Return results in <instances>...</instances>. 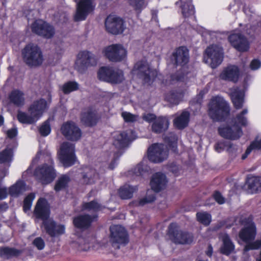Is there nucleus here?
Wrapping results in <instances>:
<instances>
[{
	"instance_id": "49530a36",
	"label": "nucleus",
	"mask_w": 261,
	"mask_h": 261,
	"mask_svg": "<svg viewBox=\"0 0 261 261\" xmlns=\"http://www.w3.org/2000/svg\"><path fill=\"white\" fill-rule=\"evenodd\" d=\"M13 151L10 148H6L0 152V163L9 164L12 161Z\"/></svg>"
},
{
	"instance_id": "2f4dec72",
	"label": "nucleus",
	"mask_w": 261,
	"mask_h": 261,
	"mask_svg": "<svg viewBox=\"0 0 261 261\" xmlns=\"http://www.w3.org/2000/svg\"><path fill=\"white\" fill-rule=\"evenodd\" d=\"M221 238L223 242L221 252L224 254L229 255L234 250V246L227 234H222Z\"/></svg>"
},
{
	"instance_id": "ddd939ff",
	"label": "nucleus",
	"mask_w": 261,
	"mask_h": 261,
	"mask_svg": "<svg viewBox=\"0 0 261 261\" xmlns=\"http://www.w3.org/2000/svg\"><path fill=\"white\" fill-rule=\"evenodd\" d=\"M168 155L167 148L163 144H153L148 149V159L153 163L163 162L167 158Z\"/></svg>"
},
{
	"instance_id": "c756f323",
	"label": "nucleus",
	"mask_w": 261,
	"mask_h": 261,
	"mask_svg": "<svg viewBox=\"0 0 261 261\" xmlns=\"http://www.w3.org/2000/svg\"><path fill=\"white\" fill-rule=\"evenodd\" d=\"M95 218L96 216L80 215L74 219L73 223L74 226L77 228L86 229L90 226L91 222Z\"/></svg>"
},
{
	"instance_id": "473e14b6",
	"label": "nucleus",
	"mask_w": 261,
	"mask_h": 261,
	"mask_svg": "<svg viewBox=\"0 0 261 261\" xmlns=\"http://www.w3.org/2000/svg\"><path fill=\"white\" fill-rule=\"evenodd\" d=\"M246 186L251 193L261 191V177L250 176L246 180Z\"/></svg>"
},
{
	"instance_id": "7ed1b4c3",
	"label": "nucleus",
	"mask_w": 261,
	"mask_h": 261,
	"mask_svg": "<svg viewBox=\"0 0 261 261\" xmlns=\"http://www.w3.org/2000/svg\"><path fill=\"white\" fill-rule=\"evenodd\" d=\"M230 112L228 103L222 97L217 96L211 99L208 104V115L214 121H222Z\"/></svg>"
},
{
	"instance_id": "69168bd1",
	"label": "nucleus",
	"mask_w": 261,
	"mask_h": 261,
	"mask_svg": "<svg viewBox=\"0 0 261 261\" xmlns=\"http://www.w3.org/2000/svg\"><path fill=\"white\" fill-rule=\"evenodd\" d=\"M7 189L6 187H0V200L6 198L7 196Z\"/></svg>"
},
{
	"instance_id": "a18cd8bd",
	"label": "nucleus",
	"mask_w": 261,
	"mask_h": 261,
	"mask_svg": "<svg viewBox=\"0 0 261 261\" xmlns=\"http://www.w3.org/2000/svg\"><path fill=\"white\" fill-rule=\"evenodd\" d=\"M110 78L114 79V81H108V82L112 84H118L121 83L124 80V74L122 70L119 69L113 68Z\"/></svg>"
},
{
	"instance_id": "680f3d73",
	"label": "nucleus",
	"mask_w": 261,
	"mask_h": 261,
	"mask_svg": "<svg viewBox=\"0 0 261 261\" xmlns=\"http://www.w3.org/2000/svg\"><path fill=\"white\" fill-rule=\"evenodd\" d=\"M261 66V62L260 61L257 59L253 60L250 63V68L252 70H256L258 69Z\"/></svg>"
},
{
	"instance_id": "4be33fe9",
	"label": "nucleus",
	"mask_w": 261,
	"mask_h": 261,
	"mask_svg": "<svg viewBox=\"0 0 261 261\" xmlns=\"http://www.w3.org/2000/svg\"><path fill=\"white\" fill-rule=\"evenodd\" d=\"M240 76V70L235 65H229L224 68L220 74V79L224 81L237 82Z\"/></svg>"
},
{
	"instance_id": "423d86ee",
	"label": "nucleus",
	"mask_w": 261,
	"mask_h": 261,
	"mask_svg": "<svg viewBox=\"0 0 261 261\" xmlns=\"http://www.w3.org/2000/svg\"><path fill=\"white\" fill-rule=\"evenodd\" d=\"M223 59V49L219 45H212L205 49L203 60L212 68H215L220 65Z\"/></svg>"
},
{
	"instance_id": "09e8293b",
	"label": "nucleus",
	"mask_w": 261,
	"mask_h": 261,
	"mask_svg": "<svg viewBox=\"0 0 261 261\" xmlns=\"http://www.w3.org/2000/svg\"><path fill=\"white\" fill-rule=\"evenodd\" d=\"M197 220L204 225H208L211 222V215L206 212H199L196 214Z\"/></svg>"
},
{
	"instance_id": "f3484780",
	"label": "nucleus",
	"mask_w": 261,
	"mask_h": 261,
	"mask_svg": "<svg viewBox=\"0 0 261 261\" xmlns=\"http://www.w3.org/2000/svg\"><path fill=\"white\" fill-rule=\"evenodd\" d=\"M113 145L117 148H122L135 140L136 136L134 131L128 130L123 132H116L113 134Z\"/></svg>"
},
{
	"instance_id": "774afa93",
	"label": "nucleus",
	"mask_w": 261,
	"mask_h": 261,
	"mask_svg": "<svg viewBox=\"0 0 261 261\" xmlns=\"http://www.w3.org/2000/svg\"><path fill=\"white\" fill-rule=\"evenodd\" d=\"M213 253V248L211 245L208 246V250L207 252V255L208 256H211Z\"/></svg>"
},
{
	"instance_id": "393cba45",
	"label": "nucleus",
	"mask_w": 261,
	"mask_h": 261,
	"mask_svg": "<svg viewBox=\"0 0 261 261\" xmlns=\"http://www.w3.org/2000/svg\"><path fill=\"white\" fill-rule=\"evenodd\" d=\"M172 56L175 64L184 65L189 61V50L185 46H180L175 50Z\"/></svg>"
},
{
	"instance_id": "052dcab7",
	"label": "nucleus",
	"mask_w": 261,
	"mask_h": 261,
	"mask_svg": "<svg viewBox=\"0 0 261 261\" xmlns=\"http://www.w3.org/2000/svg\"><path fill=\"white\" fill-rule=\"evenodd\" d=\"M215 200L220 204L225 202V199L219 192H215L213 195Z\"/></svg>"
},
{
	"instance_id": "4c0bfd02",
	"label": "nucleus",
	"mask_w": 261,
	"mask_h": 261,
	"mask_svg": "<svg viewBox=\"0 0 261 261\" xmlns=\"http://www.w3.org/2000/svg\"><path fill=\"white\" fill-rule=\"evenodd\" d=\"M17 117L18 121L21 123L32 124L38 120L34 115H32L30 113L29 115L21 111L18 112Z\"/></svg>"
},
{
	"instance_id": "7c9ffc66",
	"label": "nucleus",
	"mask_w": 261,
	"mask_h": 261,
	"mask_svg": "<svg viewBox=\"0 0 261 261\" xmlns=\"http://www.w3.org/2000/svg\"><path fill=\"white\" fill-rule=\"evenodd\" d=\"M27 190L25 182L22 180H18L11 186L9 189V194L12 197H17Z\"/></svg>"
},
{
	"instance_id": "79ce46f5",
	"label": "nucleus",
	"mask_w": 261,
	"mask_h": 261,
	"mask_svg": "<svg viewBox=\"0 0 261 261\" xmlns=\"http://www.w3.org/2000/svg\"><path fill=\"white\" fill-rule=\"evenodd\" d=\"M224 149H226L229 152H232L237 150V148L236 145L229 141L220 142L215 146V150L218 152H220Z\"/></svg>"
},
{
	"instance_id": "4d7b16f0",
	"label": "nucleus",
	"mask_w": 261,
	"mask_h": 261,
	"mask_svg": "<svg viewBox=\"0 0 261 261\" xmlns=\"http://www.w3.org/2000/svg\"><path fill=\"white\" fill-rule=\"evenodd\" d=\"M129 2L136 10L141 11L144 8V0H129Z\"/></svg>"
},
{
	"instance_id": "f257e3e1",
	"label": "nucleus",
	"mask_w": 261,
	"mask_h": 261,
	"mask_svg": "<svg viewBox=\"0 0 261 261\" xmlns=\"http://www.w3.org/2000/svg\"><path fill=\"white\" fill-rule=\"evenodd\" d=\"M34 214L36 218L43 221V225L46 232L51 237H56L64 233V225H56L54 221L48 219L49 210L45 199H39L35 206Z\"/></svg>"
},
{
	"instance_id": "f03ea898",
	"label": "nucleus",
	"mask_w": 261,
	"mask_h": 261,
	"mask_svg": "<svg viewBox=\"0 0 261 261\" xmlns=\"http://www.w3.org/2000/svg\"><path fill=\"white\" fill-rule=\"evenodd\" d=\"M248 113L247 109H244L240 113L238 114L233 120L234 125L231 127L221 126L218 129V132L222 137L230 139L237 140L243 135V132L239 125L245 126L247 125L248 121L245 116Z\"/></svg>"
},
{
	"instance_id": "c03bdc74",
	"label": "nucleus",
	"mask_w": 261,
	"mask_h": 261,
	"mask_svg": "<svg viewBox=\"0 0 261 261\" xmlns=\"http://www.w3.org/2000/svg\"><path fill=\"white\" fill-rule=\"evenodd\" d=\"M184 96V92L182 91L179 92H171L166 97L167 100L170 103L174 105H177L182 99Z\"/></svg>"
},
{
	"instance_id": "3c124183",
	"label": "nucleus",
	"mask_w": 261,
	"mask_h": 261,
	"mask_svg": "<svg viewBox=\"0 0 261 261\" xmlns=\"http://www.w3.org/2000/svg\"><path fill=\"white\" fill-rule=\"evenodd\" d=\"M148 171V167L147 165L142 163L138 164L134 168L133 173L136 176L143 175L146 172Z\"/></svg>"
},
{
	"instance_id": "bb28decb",
	"label": "nucleus",
	"mask_w": 261,
	"mask_h": 261,
	"mask_svg": "<svg viewBox=\"0 0 261 261\" xmlns=\"http://www.w3.org/2000/svg\"><path fill=\"white\" fill-rule=\"evenodd\" d=\"M230 96L234 107L237 109L242 108L244 102V91L237 87L231 90Z\"/></svg>"
},
{
	"instance_id": "e433bc0d",
	"label": "nucleus",
	"mask_w": 261,
	"mask_h": 261,
	"mask_svg": "<svg viewBox=\"0 0 261 261\" xmlns=\"http://www.w3.org/2000/svg\"><path fill=\"white\" fill-rule=\"evenodd\" d=\"M94 240V239L92 238H88L87 239L79 238L77 241L79 250L83 251L90 250L93 246V242L92 241Z\"/></svg>"
},
{
	"instance_id": "8fccbe9b",
	"label": "nucleus",
	"mask_w": 261,
	"mask_h": 261,
	"mask_svg": "<svg viewBox=\"0 0 261 261\" xmlns=\"http://www.w3.org/2000/svg\"><path fill=\"white\" fill-rule=\"evenodd\" d=\"M39 130L41 135L44 137L48 136L50 133L51 127L49 119H47L42 123L39 127Z\"/></svg>"
},
{
	"instance_id": "f8f14e48",
	"label": "nucleus",
	"mask_w": 261,
	"mask_h": 261,
	"mask_svg": "<svg viewBox=\"0 0 261 261\" xmlns=\"http://www.w3.org/2000/svg\"><path fill=\"white\" fill-rule=\"evenodd\" d=\"M168 234L171 241L176 244H189L193 241L191 235L179 230L176 223L169 225Z\"/></svg>"
},
{
	"instance_id": "6e6552de",
	"label": "nucleus",
	"mask_w": 261,
	"mask_h": 261,
	"mask_svg": "<svg viewBox=\"0 0 261 261\" xmlns=\"http://www.w3.org/2000/svg\"><path fill=\"white\" fill-rule=\"evenodd\" d=\"M74 148V144L69 142H64L61 145L59 156L64 167H69L75 164L76 158Z\"/></svg>"
},
{
	"instance_id": "0e129e2a",
	"label": "nucleus",
	"mask_w": 261,
	"mask_h": 261,
	"mask_svg": "<svg viewBox=\"0 0 261 261\" xmlns=\"http://www.w3.org/2000/svg\"><path fill=\"white\" fill-rule=\"evenodd\" d=\"M7 136L10 138H13L17 135V130L16 128H12L9 129L7 133Z\"/></svg>"
},
{
	"instance_id": "2eb2a0df",
	"label": "nucleus",
	"mask_w": 261,
	"mask_h": 261,
	"mask_svg": "<svg viewBox=\"0 0 261 261\" xmlns=\"http://www.w3.org/2000/svg\"><path fill=\"white\" fill-rule=\"evenodd\" d=\"M61 131L63 135L69 140L76 141L82 136V132L80 128L71 121L64 123L61 128Z\"/></svg>"
},
{
	"instance_id": "b1692460",
	"label": "nucleus",
	"mask_w": 261,
	"mask_h": 261,
	"mask_svg": "<svg viewBox=\"0 0 261 261\" xmlns=\"http://www.w3.org/2000/svg\"><path fill=\"white\" fill-rule=\"evenodd\" d=\"M47 107V101L45 99L41 98L34 101L29 107V112L39 120Z\"/></svg>"
},
{
	"instance_id": "39448f33",
	"label": "nucleus",
	"mask_w": 261,
	"mask_h": 261,
	"mask_svg": "<svg viewBox=\"0 0 261 261\" xmlns=\"http://www.w3.org/2000/svg\"><path fill=\"white\" fill-rule=\"evenodd\" d=\"M134 76L141 79L145 84L150 85L157 76L155 70L150 68L146 60H141L137 62L132 71Z\"/></svg>"
},
{
	"instance_id": "a878e982",
	"label": "nucleus",
	"mask_w": 261,
	"mask_h": 261,
	"mask_svg": "<svg viewBox=\"0 0 261 261\" xmlns=\"http://www.w3.org/2000/svg\"><path fill=\"white\" fill-rule=\"evenodd\" d=\"M169 124V120L167 117L164 116L158 117L152 124V131L156 134L162 133L168 128Z\"/></svg>"
},
{
	"instance_id": "412c9836",
	"label": "nucleus",
	"mask_w": 261,
	"mask_h": 261,
	"mask_svg": "<svg viewBox=\"0 0 261 261\" xmlns=\"http://www.w3.org/2000/svg\"><path fill=\"white\" fill-rule=\"evenodd\" d=\"M99 118L96 111L92 108L85 109L81 114V121L86 126H92L96 125Z\"/></svg>"
},
{
	"instance_id": "bf43d9fd",
	"label": "nucleus",
	"mask_w": 261,
	"mask_h": 261,
	"mask_svg": "<svg viewBox=\"0 0 261 261\" xmlns=\"http://www.w3.org/2000/svg\"><path fill=\"white\" fill-rule=\"evenodd\" d=\"M33 244L39 250H43L45 247L44 241L40 237L36 238L33 241Z\"/></svg>"
},
{
	"instance_id": "72a5a7b5",
	"label": "nucleus",
	"mask_w": 261,
	"mask_h": 261,
	"mask_svg": "<svg viewBox=\"0 0 261 261\" xmlns=\"http://www.w3.org/2000/svg\"><path fill=\"white\" fill-rule=\"evenodd\" d=\"M190 114L186 111H184L180 115L174 120V124L176 127L181 129L186 127L189 121Z\"/></svg>"
},
{
	"instance_id": "5701e85b",
	"label": "nucleus",
	"mask_w": 261,
	"mask_h": 261,
	"mask_svg": "<svg viewBox=\"0 0 261 261\" xmlns=\"http://www.w3.org/2000/svg\"><path fill=\"white\" fill-rule=\"evenodd\" d=\"M167 179L166 175L161 172L153 175L150 181V186L152 190L159 192L166 187Z\"/></svg>"
},
{
	"instance_id": "9b49d317",
	"label": "nucleus",
	"mask_w": 261,
	"mask_h": 261,
	"mask_svg": "<svg viewBox=\"0 0 261 261\" xmlns=\"http://www.w3.org/2000/svg\"><path fill=\"white\" fill-rule=\"evenodd\" d=\"M53 161L50 160V164H43L38 167L35 171V176L42 184L46 185L51 182L56 177V173L53 166Z\"/></svg>"
},
{
	"instance_id": "864d4df0",
	"label": "nucleus",
	"mask_w": 261,
	"mask_h": 261,
	"mask_svg": "<svg viewBox=\"0 0 261 261\" xmlns=\"http://www.w3.org/2000/svg\"><path fill=\"white\" fill-rule=\"evenodd\" d=\"M121 116L124 121L128 123H133L138 120L139 116L133 114L128 112H123L121 113Z\"/></svg>"
},
{
	"instance_id": "4468645a",
	"label": "nucleus",
	"mask_w": 261,
	"mask_h": 261,
	"mask_svg": "<svg viewBox=\"0 0 261 261\" xmlns=\"http://www.w3.org/2000/svg\"><path fill=\"white\" fill-rule=\"evenodd\" d=\"M106 57L112 62H120L124 60L127 52L120 44H113L107 47L103 50Z\"/></svg>"
},
{
	"instance_id": "c85d7f7f",
	"label": "nucleus",
	"mask_w": 261,
	"mask_h": 261,
	"mask_svg": "<svg viewBox=\"0 0 261 261\" xmlns=\"http://www.w3.org/2000/svg\"><path fill=\"white\" fill-rule=\"evenodd\" d=\"M9 99L15 106L22 107L25 103L24 93L20 90L14 89L9 94Z\"/></svg>"
},
{
	"instance_id": "6e6d98bb",
	"label": "nucleus",
	"mask_w": 261,
	"mask_h": 261,
	"mask_svg": "<svg viewBox=\"0 0 261 261\" xmlns=\"http://www.w3.org/2000/svg\"><path fill=\"white\" fill-rule=\"evenodd\" d=\"M184 79L183 75L180 73L177 72L170 76V80L169 82H166L165 84L167 85L174 84L178 82H182Z\"/></svg>"
},
{
	"instance_id": "aec40b11",
	"label": "nucleus",
	"mask_w": 261,
	"mask_h": 261,
	"mask_svg": "<svg viewBox=\"0 0 261 261\" xmlns=\"http://www.w3.org/2000/svg\"><path fill=\"white\" fill-rule=\"evenodd\" d=\"M228 40L231 45L239 51H247L249 48L247 39L240 33L231 34Z\"/></svg>"
},
{
	"instance_id": "0eeeda50",
	"label": "nucleus",
	"mask_w": 261,
	"mask_h": 261,
	"mask_svg": "<svg viewBox=\"0 0 261 261\" xmlns=\"http://www.w3.org/2000/svg\"><path fill=\"white\" fill-rule=\"evenodd\" d=\"M97 61L90 51L83 50L79 53L75 62V69L80 73H84L88 68L95 66Z\"/></svg>"
},
{
	"instance_id": "c9c22d12",
	"label": "nucleus",
	"mask_w": 261,
	"mask_h": 261,
	"mask_svg": "<svg viewBox=\"0 0 261 261\" xmlns=\"http://www.w3.org/2000/svg\"><path fill=\"white\" fill-rule=\"evenodd\" d=\"M137 190V187H132L128 185H125L120 188L119 195L123 199H129L132 197L133 193Z\"/></svg>"
},
{
	"instance_id": "9d476101",
	"label": "nucleus",
	"mask_w": 261,
	"mask_h": 261,
	"mask_svg": "<svg viewBox=\"0 0 261 261\" xmlns=\"http://www.w3.org/2000/svg\"><path fill=\"white\" fill-rule=\"evenodd\" d=\"M76 3V13L74 20L76 21H83L86 19L87 16L92 12L95 7L94 0H74Z\"/></svg>"
},
{
	"instance_id": "f704fd0d",
	"label": "nucleus",
	"mask_w": 261,
	"mask_h": 261,
	"mask_svg": "<svg viewBox=\"0 0 261 261\" xmlns=\"http://www.w3.org/2000/svg\"><path fill=\"white\" fill-rule=\"evenodd\" d=\"M183 2L181 0H179L176 2V5H179L181 8V12L183 16L185 18L190 17H193L195 14L194 7L191 4V2L182 4Z\"/></svg>"
},
{
	"instance_id": "de8ad7c7",
	"label": "nucleus",
	"mask_w": 261,
	"mask_h": 261,
	"mask_svg": "<svg viewBox=\"0 0 261 261\" xmlns=\"http://www.w3.org/2000/svg\"><path fill=\"white\" fill-rule=\"evenodd\" d=\"M101 209V205L95 200L89 202L84 203L83 205V210L96 212Z\"/></svg>"
},
{
	"instance_id": "a211bd4d",
	"label": "nucleus",
	"mask_w": 261,
	"mask_h": 261,
	"mask_svg": "<svg viewBox=\"0 0 261 261\" xmlns=\"http://www.w3.org/2000/svg\"><path fill=\"white\" fill-rule=\"evenodd\" d=\"M33 33L46 38H50L55 33L54 28L41 19L36 20L31 26Z\"/></svg>"
},
{
	"instance_id": "37998d69",
	"label": "nucleus",
	"mask_w": 261,
	"mask_h": 261,
	"mask_svg": "<svg viewBox=\"0 0 261 261\" xmlns=\"http://www.w3.org/2000/svg\"><path fill=\"white\" fill-rule=\"evenodd\" d=\"M79 88V85L75 81H68L65 83L61 87V89L65 94H68L72 92L76 91Z\"/></svg>"
},
{
	"instance_id": "338daca9",
	"label": "nucleus",
	"mask_w": 261,
	"mask_h": 261,
	"mask_svg": "<svg viewBox=\"0 0 261 261\" xmlns=\"http://www.w3.org/2000/svg\"><path fill=\"white\" fill-rule=\"evenodd\" d=\"M117 165V159L114 157L111 163L110 164L109 168L110 169H113Z\"/></svg>"
},
{
	"instance_id": "603ef678",
	"label": "nucleus",
	"mask_w": 261,
	"mask_h": 261,
	"mask_svg": "<svg viewBox=\"0 0 261 261\" xmlns=\"http://www.w3.org/2000/svg\"><path fill=\"white\" fill-rule=\"evenodd\" d=\"M170 137L165 138L166 141L168 143L169 146L174 152H176L177 149V138L174 134H170Z\"/></svg>"
},
{
	"instance_id": "cd10ccee",
	"label": "nucleus",
	"mask_w": 261,
	"mask_h": 261,
	"mask_svg": "<svg viewBox=\"0 0 261 261\" xmlns=\"http://www.w3.org/2000/svg\"><path fill=\"white\" fill-rule=\"evenodd\" d=\"M82 176L81 181L85 184H92L95 182L98 177L96 171L89 167L84 168Z\"/></svg>"
},
{
	"instance_id": "dca6fc26",
	"label": "nucleus",
	"mask_w": 261,
	"mask_h": 261,
	"mask_svg": "<svg viewBox=\"0 0 261 261\" xmlns=\"http://www.w3.org/2000/svg\"><path fill=\"white\" fill-rule=\"evenodd\" d=\"M105 27L107 31L113 34H121L124 30L123 20L116 15H110L105 21Z\"/></svg>"
},
{
	"instance_id": "1a4fd4ad",
	"label": "nucleus",
	"mask_w": 261,
	"mask_h": 261,
	"mask_svg": "<svg viewBox=\"0 0 261 261\" xmlns=\"http://www.w3.org/2000/svg\"><path fill=\"white\" fill-rule=\"evenodd\" d=\"M110 241L113 246L119 248L125 246L129 242L128 235L126 229L121 225H114L110 227Z\"/></svg>"
},
{
	"instance_id": "5fc2aeb1",
	"label": "nucleus",
	"mask_w": 261,
	"mask_h": 261,
	"mask_svg": "<svg viewBox=\"0 0 261 261\" xmlns=\"http://www.w3.org/2000/svg\"><path fill=\"white\" fill-rule=\"evenodd\" d=\"M35 198V195L34 193H30L25 197L23 201V206L25 212L30 210Z\"/></svg>"
},
{
	"instance_id": "13d9d810",
	"label": "nucleus",
	"mask_w": 261,
	"mask_h": 261,
	"mask_svg": "<svg viewBox=\"0 0 261 261\" xmlns=\"http://www.w3.org/2000/svg\"><path fill=\"white\" fill-rule=\"evenodd\" d=\"M155 200V196L154 195H147L146 197L140 200L136 205H143L146 203H150Z\"/></svg>"
},
{
	"instance_id": "58836bf2",
	"label": "nucleus",
	"mask_w": 261,
	"mask_h": 261,
	"mask_svg": "<svg viewBox=\"0 0 261 261\" xmlns=\"http://www.w3.org/2000/svg\"><path fill=\"white\" fill-rule=\"evenodd\" d=\"M21 251L20 250L10 247H4L0 248V256L9 258L12 257L17 256Z\"/></svg>"
},
{
	"instance_id": "6ab92c4d",
	"label": "nucleus",
	"mask_w": 261,
	"mask_h": 261,
	"mask_svg": "<svg viewBox=\"0 0 261 261\" xmlns=\"http://www.w3.org/2000/svg\"><path fill=\"white\" fill-rule=\"evenodd\" d=\"M244 228L239 233L240 238L247 243L254 240L256 235V227L252 217H248L244 221Z\"/></svg>"
},
{
	"instance_id": "20e7f679",
	"label": "nucleus",
	"mask_w": 261,
	"mask_h": 261,
	"mask_svg": "<svg viewBox=\"0 0 261 261\" xmlns=\"http://www.w3.org/2000/svg\"><path fill=\"white\" fill-rule=\"evenodd\" d=\"M22 56L24 63L30 67L41 65L44 60L41 48L32 43L27 45L22 50Z\"/></svg>"
},
{
	"instance_id": "a19ab883",
	"label": "nucleus",
	"mask_w": 261,
	"mask_h": 261,
	"mask_svg": "<svg viewBox=\"0 0 261 261\" xmlns=\"http://www.w3.org/2000/svg\"><path fill=\"white\" fill-rule=\"evenodd\" d=\"M113 68L108 67H101L98 72V77L100 80L108 82L114 81V79L110 78Z\"/></svg>"
},
{
	"instance_id": "ea45409f",
	"label": "nucleus",
	"mask_w": 261,
	"mask_h": 261,
	"mask_svg": "<svg viewBox=\"0 0 261 261\" xmlns=\"http://www.w3.org/2000/svg\"><path fill=\"white\" fill-rule=\"evenodd\" d=\"M70 180V177L64 174L61 175L57 180L54 189L56 192L63 190L66 188Z\"/></svg>"
},
{
	"instance_id": "e2e57ef3",
	"label": "nucleus",
	"mask_w": 261,
	"mask_h": 261,
	"mask_svg": "<svg viewBox=\"0 0 261 261\" xmlns=\"http://www.w3.org/2000/svg\"><path fill=\"white\" fill-rule=\"evenodd\" d=\"M157 117H156V116L153 114H145L143 116V119L148 122H153L155 119Z\"/></svg>"
}]
</instances>
